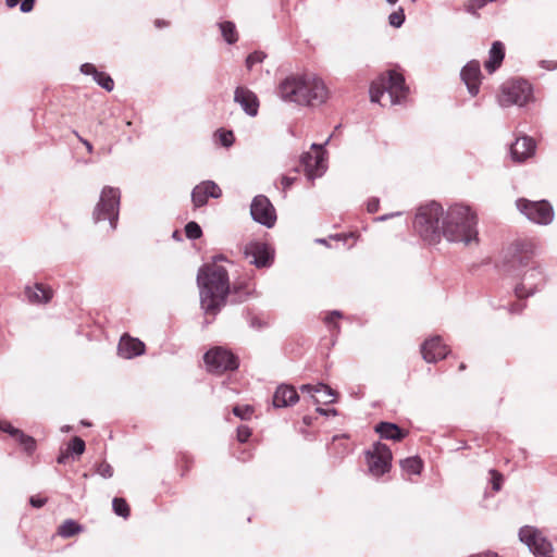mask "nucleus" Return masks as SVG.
Returning <instances> with one entry per match:
<instances>
[{
    "label": "nucleus",
    "instance_id": "1a4fd4ad",
    "mask_svg": "<svg viewBox=\"0 0 557 557\" xmlns=\"http://www.w3.org/2000/svg\"><path fill=\"white\" fill-rule=\"evenodd\" d=\"M517 209L531 222L548 225L554 220V209L547 200L532 201L525 198L516 200Z\"/></svg>",
    "mask_w": 557,
    "mask_h": 557
},
{
    "label": "nucleus",
    "instance_id": "13d9d810",
    "mask_svg": "<svg viewBox=\"0 0 557 557\" xmlns=\"http://www.w3.org/2000/svg\"><path fill=\"white\" fill-rule=\"evenodd\" d=\"M20 2H21V0H5V4L8 5V8H14V7H16Z\"/></svg>",
    "mask_w": 557,
    "mask_h": 557
},
{
    "label": "nucleus",
    "instance_id": "0e129e2a",
    "mask_svg": "<svg viewBox=\"0 0 557 557\" xmlns=\"http://www.w3.org/2000/svg\"><path fill=\"white\" fill-rule=\"evenodd\" d=\"M389 4H395L398 0H385Z\"/></svg>",
    "mask_w": 557,
    "mask_h": 557
},
{
    "label": "nucleus",
    "instance_id": "58836bf2",
    "mask_svg": "<svg viewBox=\"0 0 557 557\" xmlns=\"http://www.w3.org/2000/svg\"><path fill=\"white\" fill-rule=\"evenodd\" d=\"M343 313L339 310L330 311L324 317V322L330 326V329H335L339 331V324L335 322L336 319H341Z\"/></svg>",
    "mask_w": 557,
    "mask_h": 557
},
{
    "label": "nucleus",
    "instance_id": "a211bd4d",
    "mask_svg": "<svg viewBox=\"0 0 557 557\" xmlns=\"http://www.w3.org/2000/svg\"><path fill=\"white\" fill-rule=\"evenodd\" d=\"M234 102L238 103L248 116L255 117L259 112V99L257 95L247 87L238 86L235 88Z\"/></svg>",
    "mask_w": 557,
    "mask_h": 557
},
{
    "label": "nucleus",
    "instance_id": "864d4df0",
    "mask_svg": "<svg viewBox=\"0 0 557 557\" xmlns=\"http://www.w3.org/2000/svg\"><path fill=\"white\" fill-rule=\"evenodd\" d=\"M317 411L322 416H336L337 414V410L334 408L333 409H323V408L318 407Z\"/></svg>",
    "mask_w": 557,
    "mask_h": 557
},
{
    "label": "nucleus",
    "instance_id": "b1692460",
    "mask_svg": "<svg viewBox=\"0 0 557 557\" xmlns=\"http://www.w3.org/2000/svg\"><path fill=\"white\" fill-rule=\"evenodd\" d=\"M381 438L399 442L408 434L407 431L399 428L396 423L382 421L374 428Z\"/></svg>",
    "mask_w": 557,
    "mask_h": 557
},
{
    "label": "nucleus",
    "instance_id": "f8f14e48",
    "mask_svg": "<svg viewBox=\"0 0 557 557\" xmlns=\"http://www.w3.org/2000/svg\"><path fill=\"white\" fill-rule=\"evenodd\" d=\"M369 472L379 478L389 471L392 467V451L386 444L376 442L366 451Z\"/></svg>",
    "mask_w": 557,
    "mask_h": 557
},
{
    "label": "nucleus",
    "instance_id": "c85d7f7f",
    "mask_svg": "<svg viewBox=\"0 0 557 557\" xmlns=\"http://www.w3.org/2000/svg\"><path fill=\"white\" fill-rule=\"evenodd\" d=\"M83 531V527L75 520H65L58 529V534L64 539L72 537Z\"/></svg>",
    "mask_w": 557,
    "mask_h": 557
},
{
    "label": "nucleus",
    "instance_id": "c756f323",
    "mask_svg": "<svg viewBox=\"0 0 557 557\" xmlns=\"http://www.w3.org/2000/svg\"><path fill=\"white\" fill-rule=\"evenodd\" d=\"M400 467L404 471L410 474H420L423 469V461L420 457H408L400 461Z\"/></svg>",
    "mask_w": 557,
    "mask_h": 557
},
{
    "label": "nucleus",
    "instance_id": "aec40b11",
    "mask_svg": "<svg viewBox=\"0 0 557 557\" xmlns=\"http://www.w3.org/2000/svg\"><path fill=\"white\" fill-rule=\"evenodd\" d=\"M536 144L530 136H522L516 139L510 147V154L513 161L523 162L534 154Z\"/></svg>",
    "mask_w": 557,
    "mask_h": 557
},
{
    "label": "nucleus",
    "instance_id": "39448f33",
    "mask_svg": "<svg viewBox=\"0 0 557 557\" xmlns=\"http://www.w3.org/2000/svg\"><path fill=\"white\" fill-rule=\"evenodd\" d=\"M444 209L441 203L430 201L418 209L413 227L419 236L430 244H436L442 238V221Z\"/></svg>",
    "mask_w": 557,
    "mask_h": 557
},
{
    "label": "nucleus",
    "instance_id": "4c0bfd02",
    "mask_svg": "<svg viewBox=\"0 0 557 557\" xmlns=\"http://www.w3.org/2000/svg\"><path fill=\"white\" fill-rule=\"evenodd\" d=\"M487 3V0H469L466 4H465V10L466 12L472 14V15H478L476 12L478 10L484 8Z\"/></svg>",
    "mask_w": 557,
    "mask_h": 557
},
{
    "label": "nucleus",
    "instance_id": "5fc2aeb1",
    "mask_svg": "<svg viewBox=\"0 0 557 557\" xmlns=\"http://www.w3.org/2000/svg\"><path fill=\"white\" fill-rule=\"evenodd\" d=\"M249 324H250L251 327H257V329H260L262 326L261 321L258 318H256V317L250 319Z\"/></svg>",
    "mask_w": 557,
    "mask_h": 557
},
{
    "label": "nucleus",
    "instance_id": "6e6d98bb",
    "mask_svg": "<svg viewBox=\"0 0 557 557\" xmlns=\"http://www.w3.org/2000/svg\"><path fill=\"white\" fill-rule=\"evenodd\" d=\"M331 136L326 139V141L323 145L312 144L311 148L317 149V152L325 151L324 146L330 141Z\"/></svg>",
    "mask_w": 557,
    "mask_h": 557
},
{
    "label": "nucleus",
    "instance_id": "9d476101",
    "mask_svg": "<svg viewBox=\"0 0 557 557\" xmlns=\"http://www.w3.org/2000/svg\"><path fill=\"white\" fill-rule=\"evenodd\" d=\"M203 361L209 372L221 374L238 368V358L223 347H214L203 355Z\"/></svg>",
    "mask_w": 557,
    "mask_h": 557
},
{
    "label": "nucleus",
    "instance_id": "7c9ffc66",
    "mask_svg": "<svg viewBox=\"0 0 557 557\" xmlns=\"http://www.w3.org/2000/svg\"><path fill=\"white\" fill-rule=\"evenodd\" d=\"M15 441L23 447V449L28 454H33L36 450L37 444L34 437L25 434L23 431L18 433V436Z\"/></svg>",
    "mask_w": 557,
    "mask_h": 557
},
{
    "label": "nucleus",
    "instance_id": "bb28decb",
    "mask_svg": "<svg viewBox=\"0 0 557 557\" xmlns=\"http://www.w3.org/2000/svg\"><path fill=\"white\" fill-rule=\"evenodd\" d=\"M301 393H308L314 399L315 403H320L321 399L315 397V394H323L324 397L334 396V391L326 384L319 383L317 385L304 384L300 386Z\"/></svg>",
    "mask_w": 557,
    "mask_h": 557
},
{
    "label": "nucleus",
    "instance_id": "393cba45",
    "mask_svg": "<svg viewBox=\"0 0 557 557\" xmlns=\"http://www.w3.org/2000/svg\"><path fill=\"white\" fill-rule=\"evenodd\" d=\"M25 295L32 304H47L51 300L53 292L50 287L36 283L34 287L27 286L25 288Z\"/></svg>",
    "mask_w": 557,
    "mask_h": 557
},
{
    "label": "nucleus",
    "instance_id": "052dcab7",
    "mask_svg": "<svg viewBox=\"0 0 557 557\" xmlns=\"http://www.w3.org/2000/svg\"><path fill=\"white\" fill-rule=\"evenodd\" d=\"M84 145L88 152H92V145L88 140H84Z\"/></svg>",
    "mask_w": 557,
    "mask_h": 557
},
{
    "label": "nucleus",
    "instance_id": "0eeeda50",
    "mask_svg": "<svg viewBox=\"0 0 557 557\" xmlns=\"http://www.w3.org/2000/svg\"><path fill=\"white\" fill-rule=\"evenodd\" d=\"M120 199L121 194L119 188L104 186L92 212L94 222L98 223L108 220L111 230H115L119 221Z\"/></svg>",
    "mask_w": 557,
    "mask_h": 557
},
{
    "label": "nucleus",
    "instance_id": "8fccbe9b",
    "mask_svg": "<svg viewBox=\"0 0 557 557\" xmlns=\"http://www.w3.org/2000/svg\"><path fill=\"white\" fill-rule=\"evenodd\" d=\"M540 66H541L542 69L548 70V71H552V70L557 69V62L549 61V60H542V61L540 62Z\"/></svg>",
    "mask_w": 557,
    "mask_h": 557
},
{
    "label": "nucleus",
    "instance_id": "2f4dec72",
    "mask_svg": "<svg viewBox=\"0 0 557 557\" xmlns=\"http://www.w3.org/2000/svg\"><path fill=\"white\" fill-rule=\"evenodd\" d=\"M112 508L116 516L124 519L129 517L131 510L127 502L124 498L115 497L112 500Z\"/></svg>",
    "mask_w": 557,
    "mask_h": 557
},
{
    "label": "nucleus",
    "instance_id": "a878e982",
    "mask_svg": "<svg viewBox=\"0 0 557 557\" xmlns=\"http://www.w3.org/2000/svg\"><path fill=\"white\" fill-rule=\"evenodd\" d=\"M505 58V46L502 41H494L488 52V59L484 66L488 73H494L503 63Z\"/></svg>",
    "mask_w": 557,
    "mask_h": 557
},
{
    "label": "nucleus",
    "instance_id": "20e7f679",
    "mask_svg": "<svg viewBox=\"0 0 557 557\" xmlns=\"http://www.w3.org/2000/svg\"><path fill=\"white\" fill-rule=\"evenodd\" d=\"M442 231L448 242L469 245L478 240L476 216L468 206L453 205L444 211Z\"/></svg>",
    "mask_w": 557,
    "mask_h": 557
},
{
    "label": "nucleus",
    "instance_id": "4d7b16f0",
    "mask_svg": "<svg viewBox=\"0 0 557 557\" xmlns=\"http://www.w3.org/2000/svg\"><path fill=\"white\" fill-rule=\"evenodd\" d=\"M156 27L161 28L169 25V23L164 20H156L154 22Z\"/></svg>",
    "mask_w": 557,
    "mask_h": 557
},
{
    "label": "nucleus",
    "instance_id": "2eb2a0df",
    "mask_svg": "<svg viewBox=\"0 0 557 557\" xmlns=\"http://www.w3.org/2000/svg\"><path fill=\"white\" fill-rule=\"evenodd\" d=\"M325 151L321 152H304L300 157V163L305 169L308 180L320 177L326 171L324 158Z\"/></svg>",
    "mask_w": 557,
    "mask_h": 557
},
{
    "label": "nucleus",
    "instance_id": "c03bdc74",
    "mask_svg": "<svg viewBox=\"0 0 557 557\" xmlns=\"http://www.w3.org/2000/svg\"><path fill=\"white\" fill-rule=\"evenodd\" d=\"M47 498L39 495L30 496L29 504L34 508H41L46 505Z\"/></svg>",
    "mask_w": 557,
    "mask_h": 557
},
{
    "label": "nucleus",
    "instance_id": "774afa93",
    "mask_svg": "<svg viewBox=\"0 0 557 557\" xmlns=\"http://www.w3.org/2000/svg\"><path fill=\"white\" fill-rule=\"evenodd\" d=\"M82 424L85 425V426H90V422H87V421H82Z\"/></svg>",
    "mask_w": 557,
    "mask_h": 557
},
{
    "label": "nucleus",
    "instance_id": "c9c22d12",
    "mask_svg": "<svg viewBox=\"0 0 557 557\" xmlns=\"http://www.w3.org/2000/svg\"><path fill=\"white\" fill-rule=\"evenodd\" d=\"M405 22V12L403 8H398V10L392 12L388 15V23L391 26L395 28H399Z\"/></svg>",
    "mask_w": 557,
    "mask_h": 557
},
{
    "label": "nucleus",
    "instance_id": "603ef678",
    "mask_svg": "<svg viewBox=\"0 0 557 557\" xmlns=\"http://www.w3.org/2000/svg\"><path fill=\"white\" fill-rule=\"evenodd\" d=\"M70 453L67 450L61 451L60 455L57 458V462L60 465L66 463L67 459L70 458Z\"/></svg>",
    "mask_w": 557,
    "mask_h": 557
},
{
    "label": "nucleus",
    "instance_id": "37998d69",
    "mask_svg": "<svg viewBox=\"0 0 557 557\" xmlns=\"http://www.w3.org/2000/svg\"><path fill=\"white\" fill-rule=\"evenodd\" d=\"M251 436V429L247 425H239L237 428V440L240 443H246Z\"/></svg>",
    "mask_w": 557,
    "mask_h": 557
},
{
    "label": "nucleus",
    "instance_id": "338daca9",
    "mask_svg": "<svg viewBox=\"0 0 557 557\" xmlns=\"http://www.w3.org/2000/svg\"><path fill=\"white\" fill-rule=\"evenodd\" d=\"M465 369H466V364H465V363H460V366H459V370H460V371H462V370H465Z\"/></svg>",
    "mask_w": 557,
    "mask_h": 557
},
{
    "label": "nucleus",
    "instance_id": "4be33fe9",
    "mask_svg": "<svg viewBox=\"0 0 557 557\" xmlns=\"http://www.w3.org/2000/svg\"><path fill=\"white\" fill-rule=\"evenodd\" d=\"M119 355L125 359L140 356L145 351V344L138 338L122 336L117 346Z\"/></svg>",
    "mask_w": 557,
    "mask_h": 557
},
{
    "label": "nucleus",
    "instance_id": "dca6fc26",
    "mask_svg": "<svg viewBox=\"0 0 557 557\" xmlns=\"http://www.w3.org/2000/svg\"><path fill=\"white\" fill-rule=\"evenodd\" d=\"M421 354L426 362L435 363L438 360L445 359L449 354V349L443 344L442 337L436 335L424 341L421 345Z\"/></svg>",
    "mask_w": 557,
    "mask_h": 557
},
{
    "label": "nucleus",
    "instance_id": "e2e57ef3",
    "mask_svg": "<svg viewBox=\"0 0 557 557\" xmlns=\"http://www.w3.org/2000/svg\"><path fill=\"white\" fill-rule=\"evenodd\" d=\"M223 260H225V257H224L223 255H219V256H215V257L213 258V261H214V262H216V261H223Z\"/></svg>",
    "mask_w": 557,
    "mask_h": 557
},
{
    "label": "nucleus",
    "instance_id": "ea45409f",
    "mask_svg": "<svg viewBox=\"0 0 557 557\" xmlns=\"http://www.w3.org/2000/svg\"><path fill=\"white\" fill-rule=\"evenodd\" d=\"M218 134H219V139H220V143L222 146L231 147L233 145L235 138H234V134L232 131L220 129L218 132Z\"/></svg>",
    "mask_w": 557,
    "mask_h": 557
},
{
    "label": "nucleus",
    "instance_id": "9b49d317",
    "mask_svg": "<svg viewBox=\"0 0 557 557\" xmlns=\"http://www.w3.org/2000/svg\"><path fill=\"white\" fill-rule=\"evenodd\" d=\"M518 535L535 557H553V545L539 529L524 525L520 528Z\"/></svg>",
    "mask_w": 557,
    "mask_h": 557
},
{
    "label": "nucleus",
    "instance_id": "79ce46f5",
    "mask_svg": "<svg viewBox=\"0 0 557 557\" xmlns=\"http://www.w3.org/2000/svg\"><path fill=\"white\" fill-rule=\"evenodd\" d=\"M0 431L8 433L13 438H16L18 436V433H21L22 430L14 428L9 421L1 420L0 421Z\"/></svg>",
    "mask_w": 557,
    "mask_h": 557
},
{
    "label": "nucleus",
    "instance_id": "69168bd1",
    "mask_svg": "<svg viewBox=\"0 0 557 557\" xmlns=\"http://www.w3.org/2000/svg\"><path fill=\"white\" fill-rule=\"evenodd\" d=\"M75 135L77 136V138L79 139V141L84 144V140H85V139H84L83 137H81L76 132H75Z\"/></svg>",
    "mask_w": 557,
    "mask_h": 557
},
{
    "label": "nucleus",
    "instance_id": "5701e85b",
    "mask_svg": "<svg viewBox=\"0 0 557 557\" xmlns=\"http://www.w3.org/2000/svg\"><path fill=\"white\" fill-rule=\"evenodd\" d=\"M79 71L84 75H91L97 85L107 91L114 89V81L106 72L98 71L92 63H84L81 65Z\"/></svg>",
    "mask_w": 557,
    "mask_h": 557
},
{
    "label": "nucleus",
    "instance_id": "ddd939ff",
    "mask_svg": "<svg viewBox=\"0 0 557 557\" xmlns=\"http://www.w3.org/2000/svg\"><path fill=\"white\" fill-rule=\"evenodd\" d=\"M250 214L255 222L271 228L276 222V211L270 199L264 195L253 197Z\"/></svg>",
    "mask_w": 557,
    "mask_h": 557
},
{
    "label": "nucleus",
    "instance_id": "72a5a7b5",
    "mask_svg": "<svg viewBox=\"0 0 557 557\" xmlns=\"http://www.w3.org/2000/svg\"><path fill=\"white\" fill-rule=\"evenodd\" d=\"M234 416L238 417L242 420H249L253 414V407L250 405H236L233 407Z\"/></svg>",
    "mask_w": 557,
    "mask_h": 557
},
{
    "label": "nucleus",
    "instance_id": "bf43d9fd",
    "mask_svg": "<svg viewBox=\"0 0 557 557\" xmlns=\"http://www.w3.org/2000/svg\"><path fill=\"white\" fill-rule=\"evenodd\" d=\"M399 214H400L399 212L391 213V214H384V215H382V216L377 218V220H379V221H386V220H388L389 218L395 216V215H399Z\"/></svg>",
    "mask_w": 557,
    "mask_h": 557
},
{
    "label": "nucleus",
    "instance_id": "7ed1b4c3",
    "mask_svg": "<svg viewBox=\"0 0 557 557\" xmlns=\"http://www.w3.org/2000/svg\"><path fill=\"white\" fill-rule=\"evenodd\" d=\"M278 97L300 106H318L329 98L324 82L317 76L289 75L277 87Z\"/></svg>",
    "mask_w": 557,
    "mask_h": 557
},
{
    "label": "nucleus",
    "instance_id": "423d86ee",
    "mask_svg": "<svg viewBox=\"0 0 557 557\" xmlns=\"http://www.w3.org/2000/svg\"><path fill=\"white\" fill-rule=\"evenodd\" d=\"M369 92L372 102H380L382 96L387 92L392 104H400L407 98L409 87L401 73L388 70L372 82Z\"/></svg>",
    "mask_w": 557,
    "mask_h": 557
},
{
    "label": "nucleus",
    "instance_id": "f257e3e1",
    "mask_svg": "<svg viewBox=\"0 0 557 557\" xmlns=\"http://www.w3.org/2000/svg\"><path fill=\"white\" fill-rule=\"evenodd\" d=\"M197 285L199 288L200 307L207 317L209 324L225 306L230 293L234 302H244L253 296L255 284L251 282L234 283L232 289L227 270L222 265H203L198 270Z\"/></svg>",
    "mask_w": 557,
    "mask_h": 557
},
{
    "label": "nucleus",
    "instance_id": "6e6552de",
    "mask_svg": "<svg viewBox=\"0 0 557 557\" xmlns=\"http://www.w3.org/2000/svg\"><path fill=\"white\" fill-rule=\"evenodd\" d=\"M533 98L532 85L525 79H512L502 86V92L498 98L502 107L512 104L523 107Z\"/></svg>",
    "mask_w": 557,
    "mask_h": 557
},
{
    "label": "nucleus",
    "instance_id": "49530a36",
    "mask_svg": "<svg viewBox=\"0 0 557 557\" xmlns=\"http://www.w3.org/2000/svg\"><path fill=\"white\" fill-rule=\"evenodd\" d=\"M380 207V199L379 198H371L368 200L367 203V210L370 213H375L379 210Z\"/></svg>",
    "mask_w": 557,
    "mask_h": 557
},
{
    "label": "nucleus",
    "instance_id": "4468645a",
    "mask_svg": "<svg viewBox=\"0 0 557 557\" xmlns=\"http://www.w3.org/2000/svg\"><path fill=\"white\" fill-rule=\"evenodd\" d=\"M245 256L251 258L256 268H270L274 261V249L263 242H252L245 247Z\"/></svg>",
    "mask_w": 557,
    "mask_h": 557
},
{
    "label": "nucleus",
    "instance_id": "412c9836",
    "mask_svg": "<svg viewBox=\"0 0 557 557\" xmlns=\"http://www.w3.org/2000/svg\"><path fill=\"white\" fill-rule=\"evenodd\" d=\"M299 400V395L294 386L281 384L273 394V406L275 408H285L294 406Z\"/></svg>",
    "mask_w": 557,
    "mask_h": 557
},
{
    "label": "nucleus",
    "instance_id": "f3484780",
    "mask_svg": "<svg viewBox=\"0 0 557 557\" xmlns=\"http://www.w3.org/2000/svg\"><path fill=\"white\" fill-rule=\"evenodd\" d=\"M222 196V190L213 181H205L194 187L191 191V201L196 208L207 205L209 198L218 199Z\"/></svg>",
    "mask_w": 557,
    "mask_h": 557
},
{
    "label": "nucleus",
    "instance_id": "e433bc0d",
    "mask_svg": "<svg viewBox=\"0 0 557 557\" xmlns=\"http://www.w3.org/2000/svg\"><path fill=\"white\" fill-rule=\"evenodd\" d=\"M265 57V53L262 51H253L246 58V66L250 70L253 65L261 63Z\"/></svg>",
    "mask_w": 557,
    "mask_h": 557
},
{
    "label": "nucleus",
    "instance_id": "473e14b6",
    "mask_svg": "<svg viewBox=\"0 0 557 557\" xmlns=\"http://www.w3.org/2000/svg\"><path fill=\"white\" fill-rule=\"evenodd\" d=\"M85 448H86L85 442L79 436H74L70 441L66 450L71 455L81 456L85 451Z\"/></svg>",
    "mask_w": 557,
    "mask_h": 557
},
{
    "label": "nucleus",
    "instance_id": "de8ad7c7",
    "mask_svg": "<svg viewBox=\"0 0 557 557\" xmlns=\"http://www.w3.org/2000/svg\"><path fill=\"white\" fill-rule=\"evenodd\" d=\"M36 0H22L20 4V10L23 13H28L34 9Z\"/></svg>",
    "mask_w": 557,
    "mask_h": 557
},
{
    "label": "nucleus",
    "instance_id": "a19ab883",
    "mask_svg": "<svg viewBox=\"0 0 557 557\" xmlns=\"http://www.w3.org/2000/svg\"><path fill=\"white\" fill-rule=\"evenodd\" d=\"M96 472L103 479H110L113 476V468L110 463L103 461L97 466Z\"/></svg>",
    "mask_w": 557,
    "mask_h": 557
},
{
    "label": "nucleus",
    "instance_id": "cd10ccee",
    "mask_svg": "<svg viewBox=\"0 0 557 557\" xmlns=\"http://www.w3.org/2000/svg\"><path fill=\"white\" fill-rule=\"evenodd\" d=\"M221 35L226 44L233 45L238 40L236 25L231 21L220 22L218 24Z\"/></svg>",
    "mask_w": 557,
    "mask_h": 557
},
{
    "label": "nucleus",
    "instance_id": "680f3d73",
    "mask_svg": "<svg viewBox=\"0 0 557 557\" xmlns=\"http://www.w3.org/2000/svg\"><path fill=\"white\" fill-rule=\"evenodd\" d=\"M172 237L176 240H181L182 237H181V233L178 231H174L173 234H172Z\"/></svg>",
    "mask_w": 557,
    "mask_h": 557
},
{
    "label": "nucleus",
    "instance_id": "6ab92c4d",
    "mask_svg": "<svg viewBox=\"0 0 557 557\" xmlns=\"http://www.w3.org/2000/svg\"><path fill=\"white\" fill-rule=\"evenodd\" d=\"M460 77L462 82L466 84L467 89L471 96H476L480 91L481 84V66L479 61L471 60L469 61L460 72Z\"/></svg>",
    "mask_w": 557,
    "mask_h": 557
},
{
    "label": "nucleus",
    "instance_id": "a18cd8bd",
    "mask_svg": "<svg viewBox=\"0 0 557 557\" xmlns=\"http://www.w3.org/2000/svg\"><path fill=\"white\" fill-rule=\"evenodd\" d=\"M296 181V177L283 175L281 177L282 189L285 193Z\"/></svg>",
    "mask_w": 557,
    "mask_h": 557
},
{
    "label": "nucleus",
    "instance_id": "f704fd0d",
    "mask_svg": "<svg viewBox=\"0 0 557 557\" xmlns=\"http://www.w3.org/2000/svg\"><path fill=\"white\" fill-rule=\"evenodd\" d=\"M185 235L188 239H198L202 236V230L197 222L190 221L185 225Z\"/></svg>",
    "mask_w": 557,
    "mask_h": 557
},
{
    "label": "nucleus",
    "instance_id": "f03ea898",
    "mask_svg": "<svg viewBox=\"0 0 557 557\" xmlns=\"http://www.w3.org/2000/svg\"><path fill=\"white\" fill-rule=\"evenodd\" d=\"M534 244L531 240H516L508 249L503 263L504 271L509 275L521 276V283L515 287L518 299L534 295L546 283L542 269L530 265Z\"/></svg>",
    "mask_w": 557,
    "mask_h": 557
},
{
    "label": "nucleus",
    "instance_id": "09e8293b",
    "mask_svg": "<svg viewBox=\"0 0 557 557\" xmlns=\"http://www.w3.org/2000/svg\"><path fill=\"white\" fill-rule=\"evenodd\" d=\"M492 474H493V480H492L493 490L494 491H499L500 490V484H502V481H503V476L498 472H496V471H492Z\"/></svg>",
    "mask_w": 557,
    "mask_h": 557
},
{
    "label": "nucleus",
    "instance_id": "3c124183",
    "mask_svg": "<svg viewBox=\"0 0 557 557\" xmlns=\"http://www.w3.org/2000/svg\"><path fill=\"white\" fill-rule=\"evenodd\" d=\"M525 305L522 302H516L510 306L509 312L510 313H520L524 309Z\"/></svg>",
    "mask_w": 557,
    "mask_h": 557
}]
</instances>
